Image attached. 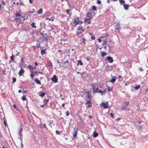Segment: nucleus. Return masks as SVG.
Returning <instances> with one entry per match:
<instances>
[{
  "label": "nucleus",
  "mask_w": 148,
  "mask_h": 148,
  "mask_svg": "<svg viewBox=\"0 0 148 148\" xmlns=\"http://www.w3.org/2000/svg\"><path fill=\"white\" fill-rule=\"evenodd\" d=\"M13 16L14 21L18 24L23 23L25 19V14L21 11L14 14Z\"/></svg>",
  "instance_id": "f257e3e1"
},
{
  "label": "nucleus",
  "mask_w": 148,
  "mask_h": 148,
  "mask_svg": "<svg viewBox=\"0 0 148 148\" xmlns=\"http://www.w3.org/2000/svg\"><path fill=\"white\" fill-rule=\"evenodd\" d=\"M40 34L43 37L44 39L42 40V42H43L44 41L47 42L48 40L50 38V37L47 35L46 34H44L40 32Z\"/></svg>",
  "instance_id": "f03ea898"
},
{
  "label": "nucleus",
  "mask_w": 148,
  "mask_h": 148,
  "mask_svg": "<svg viewBox=\"0 0 148 148\" xmlns=\"http://www.w3.org/2000/svg\"><path fill=\"white\" fill-rule=\"evenodd\" d=\"M86 16L87 18H85L84 21L89 20V19H92L93 16L92 13L89 12H87L86 14Z\"/></svg>",
  "instance_id": "7ed1b4c3"
},
{
  "label": "nucleus",
  "mask_w": 148,
  "mask_h": 148,
  "mask_svg": "<svg viewBox=\"0 0 148 148\" xmlns=\"http://www.w3.org/2000/svg\"><path fill=\"white\" fill-rule=\"evenodd\" d=\"M101 106L104 108H108L109 107V105L108 102L106 103H102L101 104Z\"/></svg>",
  "instance_id": "20e7f679"
},
{
  "label": "nucleus",
  "mask_w": 148,
  "mask_h": 148,
  "mask_svg": "<svg viewBox=\"0 0 148 148\" xmlns=\"http://www.w3.org/2000/svg\"><path fill=\"white\" fill-rule=\"evenodd\" d=\"M77 130L78 129L76 127L73 128V138H76L77 137Z\"/></svg>",
  "instance_id": "39448f33"
},
{
  "label": "nucleus",
  "mask_w": 148,
  "mask_h": 148,
  "mask_svg": "<svg viewBox=\"0 0 148 148\" xmlns=\"http://www.w3.org/2000/svg\"><path fill=\"white\" fill-rule=\"evenodd\" d=\"M51 80L54 83H56L58 82V78L56 75H54L53 77L51 78Z\"/></svg>",
  "instance_id": "423d86ee"
},
{
  "label": "nucleus",
  "mask_w": 148,
  "mask_h": 148,
  "mask_svg": "<svg viewBox=\"0 0 148 148\" xmlns=\"http://www.w3.org/2000/svg\"><path fill=\"white\" fill-rule=\"evenodd\" d=\"M85 104L87 105V107L88 108L91 107L92 106V103L91 102L90 100L88 101Z\"/></svg>",
  "instance_id": "0eeeda50"
},
{
  "label": "nucleus",
  "mask_w": 148,
  "mask_h": 148,
  "mask_svg": "<svg viewBox=\"0 0 148 148\" xmlns=\"http://www.w3.org/2000/svg\"><path fill=\"white\" fill-rule=\"evenodd\" d=\"M90 11H93V12L94 11H95L96 12L97 10V9L95 5H94L92 6V8L90 9Z\"/></svg>",
  "instance_id": "6e6552de"
},
{
  "label": "nucleus",
  "mask_w": 148,
  "mask_h": 148,
  "mask_svg": "<svg viewBox=\"0 0 148 148\" xmlns=\"http://www.w3.org/2000/svg\"><path fill=\"white\" fill-rule=\"evenodd\" d=\"M79 18H77L74 19V21H73V23L76 24V25L79 24Z\"/></svg>",
  "instance_id": "1a4fd4ad"
},
{
  "label": "nucleus",
  "mask_w": 148,
  "mask_h": 148,
  "mask_svg": "<svg viewBox=\"0 0 148 148\" xmlns=\"http://www.w3.org/2000/svg\"><path fill=\"white\" fill-rule=\"evenodd\" d=\"M76 35L78 37L80 38L82 36V32L77 31L76 32Z\"/></svg>",
  "instance_id": "9d476101"
},
{
  "label": "nucleus",
  "mask_w": 148,
  "mask_h": 148,
  "mask_svg": "<svg viewBox=\"0 0 148 148\" xmlns=\"http://www.w3.org/2000/svg\"><path fill=\"white\" fill-rule=\"evenodd\" d=\"M20 130L19 131V134L20 136H21L22 135V131L23 129V126L21 125L20 127Z\"/></svg>",
  "instance_id": "9b49d317"
},
{
  "label": "nucleus",
  "mask_w": 148,
  "mask_h": 148,
  "mask_svg": "<svg viewBox=\"0 0 148 148\" xmlns=\"http://www.w3.org/2000/svg\"><path fill=\"white\" fill-rule=\"evenodd\" d=\"M1 4H0V9L3 8L4 5H5V3L4 1H1Z\"/></svg>",
  "instance_id": "f8f14e48"
},
{
  "label": "nucleus",
  "mask_w": 148,
  "mask_h": 148,
  "mask_svg": "<svg viewBox=\"0 0 148 148\" xmlns=\"http://www.w3.org/2000/svg\"><path fill=\"white\" fill-rule=\"evenodd\" d=\"M92 89L93 92L95 90L96 88L98 86V84H92Z\"/></svg>",
  "instance_id": "ddd939ff"
},
{
  "label": "nucleus",
  "mask_w": 148,
  "mask_h": 148,
  "mask_svg": "<svg viewBox=\"0 0 148 148\" xmlns=\"http://www.w3.org/2000/svg\"><path fill=\"white\" fill-rule=\"evenodd\" d=\"M107 60L109 61L110 63H112L113 61L112 58L110 56L107 57Z\"/></svg>",
  "instance_id": "4468645a"
},
{
  "label": "nucleus",
  "mask_w": 148,
  "mask_h": 148,
  "mask_svg": "<svg viewBox=\"0 0 148 148\" xmlns=\"http://www.w3.org/2000/svg\"><path fill=\"white\" fill-rule=\"evenodd\" d=\"M24 72V71L22 68L20 70L19 72V76H21L22 74Z\"/></svg>",
  "instance_id": "2eb2a0df"
},
{
  "label": "nucleus",
  "mask_w": 148,
  "mask_h": 148,
  "mask_svg": "<svg viewBox=\"0 0 148 148\" xmlns=\"http://www.w3.org/2000/svg\"><path fill=\"white\" fill-rule=\"evenodd\" d=\"M45 94V93L44 92H39V95L42 97H43Z\"/></svg>",
  "instance_id": "dca6fc26"
},
{
  "label": "nucleus",
  "mask_w": 148,
  "mask_h": 148,
  "mask_svg": "<svg viewBox=\"0 0 148 148\" xmlns=\"http://www.w3.org/2000/svg\"><path fill=\"white\" fill-rule=\"evenodd\" d=\"M77 31H79L80 30H82V32H84L85 31V30L84 29H82V27L81 26H79L78 27L77 29Z\"/></svg>",
  "instance_id": "f3484780"
},
{
  "label": "nucleus",
  "mask_w": 148,
  "mask_h": 148,
  "mask_svg": "<svg viewBox=\"0 0 148 148\" xmlns=\"http://www.w3.org/2000/svg\"><path fill=\"white\" fill-rule=\"evenodd\" d=\"M34 81L36 84H41V82L40 81L38 80L37 78H35V79H34Z\"/></svg>",
  "instance_id": "a211bd4d"
},
{
  "label": "nucleus",
  "mask_w": 148,
  "mask_h": 148,
  "mask_svg": "<svg viewBox=\"0 0 148 148\" xmlns=\"http://www.w3.org/2000/svg\"><path fill=\"white\" fill-rule=\"evenodd\" d=\"M94 134L93 135V137L94 138H95L97 137L98 135V133H97L95 131L94 132Z\"/></svg>",
  "instance_id": "6ab92c4d"
},
{
  "label": "nucleus",
  "mask_w": 148,
  "mask_h": 148,
  "mask_svg": "<svg viewBox=\"0 0 148 148\" xmlns=\"http://www.w3.org/2000/svg\"><path fill=\"white\" fill-rule=\"evenodd\" d=\"M86 93L88 94L87 98H89V100H91V97L90 92L89 91H86Z\"/></svg>",
  "instance_id": "aec40b11"
},
{
  "label": "nucleus",
  "mask_w": 148,
  "mask_h": 148,
  "mask_svg": "<svg viewBox=\"0 0 148 148\" xmlns=\"http://www.w3.org/2000/svg\"><path fill=\"white\" fill-rule=\"evenodd\" d=\"M116 77L115 76H114V78H113L112 79H111L110 80V82L114 83L116 79Z\"/></svg>",
  "instance_id": "412c9836"
},
{
  "label": "nucleus",
  "mask_w": 148,
  "mask_h": 148,
  "mask_svg": "<svg viewBox=\"0 0 148 148\" xmlns=\"http://www.w3.org/2000/svg\"><path fill=\"white\" fill-rule=\"evenodd\" d=\"M120 27V25L119 24V23H118V24H117V25H115V29H116L118 30V31L119 32L120 31V30H119Z\"/></svg>",
  "instance_id": "4be33fe9"
},
{
  "label": "nucleus",
  "mask_w": 148,
  "mask_h": 148,
  "mask_svg": "<svg viewBox=\"0 0 148 148\" xmlns=\"http://www.w3.org/2000/svg\"><path fill=\"white\" fill-rule=\"evenodd\" d=\"M129 5L128 4H124V7L125 9L126 10H128L129 7Z\"/></svg>",
  "instance_id": "5701e85b"
},
{
  "label": "nucleus",
  "mask_w": 148,
  "mask_h": 148,
  "mask_svg": "<svg viewBox=\"0 0 148 148\" xmlns=\"http://www.w3.org/2000/svg\"><path fill=\"white\" fill-rule=\"evenodd\" d=\"M79 64L81 66L83 65V64L81 60H80L78 61L77 65H78Z\"/></svg>",
  "instance_id": "b1692460"
},
{
  "label": "nucleus",
  "mask_w": 148,
  "mask_h": 148,
  "mask_svg": "<svg viewBox=\"0 0 148 148\" xmlns=\"http://www.w3.org/2000/svg\"><path fill=\"white\" fill-rule=\"evenodd\" d=\"M42 10H43L42 9V8L40 9L38 11V14H42L43 13Z\"/></svg>",
  "instance_id": "393cba45"
},
{
  "label": "nucleus",
  "mask_w": 148,
  "mask_h": 148,
  "mask_svg": "<svg viewBox=\"0 0 148 148\" xmlns=\"http://www.w3.org/2000/svg\"><path fill=\"white\" fill-rule=\"evenodd\" d=\"M46 51V49L42 50L41 51V53L42 55H43L45 53V51Z\"/></svg>",
  "instance_id": "a878e982"
},
{
  "label": "nucleus",
  "mask_w": 148,
  "mask_h": 148,
  "mask_svg": "<svg viewBox=\"0 0 148 148\" xmlns=\"http://www.w3.org/2000/svg\"><path fill=\"white\" fill-rule=\"evenodd\" d=\"M90 34L91 36V39L92 40H95V36L92 33H90Z\"/></svg>",
  "instance_id": "bb28decb"
},
{
  "label": "nucleus",
  "mask_w": 148,
  "mask_h": 148,
  "mask_svg": "<svg viewBox=\"0 0 148 148\" xmlns=\"http://www.w3.org/2000/svg\"><path fill=\"white\" fill-rule=\"evenodd\" d=\"M35 23H32L31 24V26L32 27L34 28H36V26L35 25Z\"/></svg>",
  "instance_id": "cd10ccee"
},
{
  "label": "nucleus",
  "mask_w": 148,
  "mask_h": 148,
  "mask_svg": "<svg viewBox=\"0 0 148 148\" xmlns=\"http://www.w3.org/2000/svg\"><path fill=\"white\" fill-rule=\"evenodd\" d=\"M140 86L139 85L138 86H136L134 88L136 90H137L139 89H140Z\"/></svg>",
  "instance_id": "c85d7f7f"
},
{
  "label": "nucleus",
  "mask_w": 148,
  "mask_h": 148,
  "mask_svg": "<svg viewBox=\"0 0 148 148\" xmlns=\"http://www.w3.org/2000/svg\"><path fill=\"white\" fill-rule=\"evenodd\" d=\"M107 53L104 52H101V56L102 57H103Z\"/></svg>",
  "instance_id": "c756f323"
},
{
  "label": "nucleus",
  "mask_w": 148,
  "mask_h": 148,
  "mask_svg": "<svg viewBox=\"0 0 148 148\" xmlns=\"http://www.w3.org/2000/svg\"><path fill=\"white\" fill-rule=\"evenodd\" d=\"M53 121L52 120L50 121L49 122V125L51 127V128H52V126L51 125V124H52L53 123Z\"/></svg>",
  "instance_id": "7c9ffc66"
},
{
  "label": "nucleus",
  "mask_w": 148,
  "mask_h": 148,
  "mask_svg": "<svg viewBox=\"0 0 148 148\" xmlns=\"http://www.w3.org/2000/svg\"><path fill=\"white\" fill-rule=\"evenodd\" d=\"M99 90V88L98 86L95 89V90L93 91L94 93L97 92H98Z\"/></svg>",
  "instance_id": "2f4dec72"
},
{
  "label": "nucleus",
  "mask_w": 148,
  "mask_h": 148,
  "mask_svg": "<svg viewBox=\"0 0 148 148\" xmlns=\"http://www.w3.org/2000/svg\"><path fill=\"white\" fill-rule=\"evenodd\" d=\"M91 19H89V20L84 21V22H86L88 24H90L91 23Z\"/></svg>",
  "instance_id": "473e14b6"
},
{
  "label": "nucleus",
  "mask_w": 148,
  "mask_h": 148,
  "mask_svg": "<svg viewBox=\"0 0 148 148\" xmlns=\"http://www.w3.org/2000/svg\"><path fill=\"white\" fill-rule=\"evenodd\" d=\"M53 18V17H51V18H49L47 17L46 18V20H49V21H54V20L53 19H52Z\"/></svg>",
  "instance_id": "72a5a7b5"
},
{
  "label": "nucleus",
  "mask_w": 148,
  "mask_h": 148,
  "mask_svg": "<svg viewBox=\"0 0 148 148\" xmlns=\"http://www.w3.org/2000/svg\"><path fill=\"white\" fill-rule=\"evenodd\" d=\"M119 2H120V3L122 5L123 4H125V2L123 0H119Z\"/></svg>",
  "instance_id": "f704fd0d"
},
{
  "label": "nucleus",
  "mask_w": 148,
  "mask_h": 148,
  "mask_svg": "<svg viewBox=\"0 0 148 148\" xmlns=\"http://www.w3.org/2000/svg\"><path fill=\"white\" fill-rule=\"evenodd\" d=\"M35 9H32L30 10V12L31 13H33Z\"/></svg>",
  "instance_id": "c9c22d12"
},
{
  "label": "nucleus",
  "mask_w": 148,
  "mask_h": 148,
  "mask_svg": "<svg viewBox=\"0 0 148 148\" xmlns=\"http://www.w3.org/2000/svg\"><path fill=\"white\" fill-rule=\"evenodd\" d=\"M22 100L23 101H25L26 100V98L25 96H23L22 97Z\"/></svg>",
  "instance_id": "e433bc0d"
},
{
  "label": "nucleus",
  "mask_w": 148,
  "mask_h": 148,
  "mask_svg": "<svg viewBox=\"0 0 148 148\" xmlns=\"http://www.w3.org/2000/svg\"><path fill=\"white\" fill-rule=\"evenodd\" d=\"M108 91L110 92L112 91V88H110L109 86H108Z\"/></svg>",
  "instance_id": "4c0bfd02"
},
{
  "label": "nucleus",
  "mask_w": 148,
  "mask_h": 148,
  "mask_svg": "<svg viewBox=\"0 0 148 148\" xmlns=\"http://www.w3.org/2000/svg\"><path fill=\"white\" fill-rule=\"evenodd\" d=\"M70 10H69V9L66 10V14H68L69 15H70L69 13H70Z\"/></svg>",
  "instance_id": "58836bf2"
},
{
  "label": "nucleus",
  "mask_w": 148,
  "mask_h": 148,
  "mask_svg": "<svg viewBox=\"0 0 148 148\" xmlns=\"http://www.w3.org/2000/svg\"><path fill=\"white\" fill-rule=\"evenodd\" d=\"M44 104L42 105H41L40 106V107H41V108H43V107H44L45 106H47V103H45H45H44Z\"/></svg>",
  "instance_id": "ea45409f"
},
{
  "label": "nucleus",
  "mask_w": 148,
  "mask_h": 148,
  "mask_svg": "<svg viewBox=\"0 0 148 148\" xmlns=\"http://www.w3.org/2000/svg\"><path fill=\"white\" fill-rule=\"evenodd\" d=\"M36 46L37 47H38V48H40V43H37V44H36ZM41 49H42V48L41 47Z\"/></svg>",
  "instance_id": "a19ab883"
},
{
  "label": "nucleus",
  "mask_w": 148,
  "mask_h": 148,
  "mask_svg": "<svg viewBox=\"0 0 148 148\" xmlns=\"http://www.w3.org/2000/svg\"><path fill=\"white\" fill-rule=\"evenodd\" d=\"M49 101V99H44L43 101L44 103L45 102V103H47H47Z\"/></svg>",
  "instance_id": "79ce46f5"
},
{
  "label": "nucleus",
  "mask_w": 148,
  "mask_h": 148,
  "mask_svg": "<svg viewBox=\"0 0 148 148\" xmlns=\"http://www.w3.org/2000/svg\"><path fill=\"white\" fill-rule=\"evenodd\" d=\"M110 116L113 119L114 118V114L112 113H110Z\"/></svg>",
  "instance_id": "37998d69"
},
{
  "label": "nucleus",
  "mask_w": 148,
  "mask_h": 148,
  "mask_svg": "<svg viewBox=\"0 0 148 148\" xmlns=\"http://www.w3.org/2000/svg\"><path fill=\"white\" fill-rule=\"evenodd\" d=\"M43 126H44V128H45L46 129V130H48V128L46 127V125H45V124H43Z\"/></svg>",
  "instance_id": "c03bdc74"
},
{
  "label": "nucleus",
  "mask_w": 148,
  "mask_h": 148,
  "mask_svg": "<svg viewBox=\"0 0 148 148\" xmlns=\"http://www.w3.org/2000/svg\"><path fill=\"white\" fill-rule=\"evenodd\" d=\"M82 42H84L85 44H86V43L85 42V41L86 40V39L85 38H82Z\"/></svg>",
  "instance_id": "a18cd8bd"
},
{
  "label": "nucleus",
  "mask_w": 148,
  "mask_h": 148,
  "mask_svg": "<svg viewBox=\"0 0 148 148\" xmlns=\"http://www.w3.org/2000/svg\"><path fill=\"white\" fill-rule=\"evenodd\" d=\"M106 40H107V39L106 38L105 40H104V41H103V45H104L105 44H106V43H107V41H106Z\"/></svg>",
  "instance_id": "49530a36"
},
{
  "label": "nucleus",
  "mask_w": 148,
  "mask_h": 148,
  "mask_svg": "<svg viewBox=\"0 0 148 148\" xmlns=\"http://www.w3.org/2000/svg\"><path fill=\"white\" fill-rule=\"evenodd\" d=\"M16 81V79L15 77H13V81L12 82V83L13 82H15Z\"/></svg>",
  "instance_id": "de8ad7c7"
},
{
  "label": "nucleus",
  "mask_w": 148,
  "mask_h": 148,
  "mask_svg": "<svg viewBox=\"0 0 148 148\" xmlns=\"http://www.w3.org/2000/svg\"><path fill=\"white\" fill-rule=\"evenodd\" d=\"M129 102L127 101H125L124 103V104L126 105V106H127L129 104Z\"/></svg>",
  "instance_id": "09e8293b"
},
{
  "label": "nucleus",
  "mask_w": 148,
  "mask_h": 148,
  "mask_svg": "<svg viewBox=\"0 0 148 148\" xmlns=\"http://www.w3.org/2000/svg\"><path fill=\"white\" fill-rule=\"evenodd\" d=\"M79 24L81 25L83 23V21L81 20L80 21L79 20Z\"/></svg>",
  "instance_id": "8fccbe9b"
},
{
  "label": "nucleus",
  "mask_w": 148,
  "mask_h": 148,
  "mask_svg": "<svg viewBox=\"0 0 148 148\" xmlns=\"http://www.w3.org/2000/svg\"><path fill=\"white\" fill-rule=\"evenodd\" d=\"M33 73H31V74L30 75V77L32 79H33V78H34V76H33L34 75L33 74Z\"/></svg>",
  "instance_id": "3c124183"
},
{
  "label": "nucleus",
  "mask_w": 148,
  "mask_h": 148,
  "mask_svg": "<svg viewBox=\"0 0 148 148\" xmlns=\"http://www.w3.org/2000/svg\"><path fill=\"white\" fill-rule=\"evenodd\" d=\"M10 59L12 61H13L14 60V57L13 56H12L11 57Z\"/></svg>",
  "instance_id": "603ef678"
},
{
  "label": "nucleus",
  "mask_w": 148,
  "mask_h": 148,
  "mask_svg": "<svg viewBox=\"0 0 148 148\" xmlns=\"http://www.w3.org/2000/svg\"><path fill=\"white\" fill-rule=\"evenodd\" d=\"M69 63V62L67 60L66 61L64 62V64H66V63Z\"/></svg>",
  "instance_id": "864d4df0"
},
{
  "label": "nucleus",
  "mask_w": 148,
  "mask_h": 148,
  "mask_svg": "<svg viewBox=\"0 0 148 148\" xmlns=\"http://www.w3.org/2000/svg\"><path fill=\"white\" fill-rule=\"evenodd\" d=\"M139 70L140 71H143V69L141 67H139Z\"/></svg>",
  "instance_id": "5fc2aeb1"
},
{
  "label": "nucleus",
  "mask_w": 148,
  "mask_h": 148,
  "mask_svg": "<svg viewBox=\"0 0 148 148\" xmlns=\"http://www.w3.org/2000/svg\"><path fill=\"white\" fill-rule=\"evenodd\" d=\"M97 3L98 4H100L101 3V2L99 0H98L97 1Z\"/></svg>",
  "instance_id": "6e6d98bb"
},
{
  "label": "nucleus",
  "mask_w": 148,
  "mask_h": 148,
  "mask_svg": "<svg viewBox=\"0 0 148 148\" xmlns=\"http://www.w3.org/2000/svg\"><path fill=\"white\" fill-rule=\"evenodd\" d=\"M32 65H29L28 66V68H29V69H32Z\"/></svg>",
  "instance_id": "4d7b16f0"
},
{
  "label": "nucleus",
  "mask_w": 148,
  "mask_h": 148,
  "mask_svg": "<svg viewBox=\"0 0 148 148\" xmlns=\"http://www.w3.org/2000/svg\"><path fill=\"white\" fill-rule=\"evenodd\" d=\"M56 133L57 134H60V131H59L58 130H56Z\"/></svg>",
  "instance_id": "13d9d810"
},
{
  "label": "nucleus",
  "mask_w": 148,
  "mask_h": 148,
  "mask_svg": "<svg viewBox=\"0 0 148 148\" xmlns=\"http://www.w3.org/2000/svg\"><path fill=\"white\" fill-rule=\"evenodd\" d=\"M66 114L67 116H69V112L68 111H67L66 112Z\"/></svg>",
  "instance_id": "bf43d9fd"
},
{
  "label": "nucleus",
  "mask_w": 148,
  "mask_h": 148,
  "mask_svg": "<svg viewBox=\"0 0 148 148\" xmlns=\"http://www.w3.org/2000/svg\"><path fill=\"white\" fill-rule=\"evenodd\" d=\"M27 91L26 90H23V91H22V93L23 94V93H27Z\"/></svg>",
  "instance_id": "052dcab7"
},
{
  "label": "nucleus",
  "mask_w": 148,
  "mask_h": 148,
  "mask_svg": "<svg viewBox=\"0 0 148 148\" xmlns=\"http://www.w3.org/2000/svg\"><path fill=\"white\" fill-rule=\"evenodd\" d=\"M34 69L33 67L32 68V69H31L30 70H31V73H34V71H33L34 70Z\"/></svg>",
  "instance_id": "680f3d73"
},
{
  "label": "nucleus",
  "mask_w": 148,
  "mask_h": 148,
  "mask_svg": "<svg viewBox=\"0 0 148 148\" xmlns=\"http://www.w3.org/2000/svg\"><path fill=\"white\" fill-rule=\"evenodd\" d=\"M98 92H99V93H101V94H103V91L101 90H100L99 91H98Z\"/></svg>",
  "instance_id": "e2e57ef3"
},
{
  "label": "nucleus",
  "mask_w": 148,
  "mask_h": 148,
  "mask_svg": "<svg viewBox=\"0 0 148 148\" xmlns=\"http://www.w3.org/2000/svg\"><path fill=\"white\" fill-rule=\"evenodd\" d=\"M98 41L99 42H101L102 41V40L100 38H99L98 39Z\"/></svg>",
  "instance_id": "0e129e2a"
},
{
  "label": "nucleus",
  "mask_w": 148,
  "mask_h": 148,
  "mask_svg": "<svg viewBox=\"0 0 148 148\" xmlns=\"http://www.w3.org/2000/svg\"><path fill=\"white\" fill-rule=\"evenodd\" d=\"M29 2L30 3L32 4L33 2V0H29Z\"/></svg>",
  "instance_id": "69168bd1"
},
{
  "label": "nucleus",
  "mask_w": 148,
  "mask_h": 148,
  "mask_svg": "<svg viewBox=\"0 0 148 148\" xmlns=\"http://www.w3.org/2000/svg\"><path fill=\"white\" fill-rule=\"evenodd\" d=\"M19 4L20 5V6H22L24 5V4L21 2H20V3Z\"/></svg>",
  "instance_id": "338daca9"
},
{
  "label": "nucleus",
  "mask_w": 148,
  "mask_h": 148,
  "mask_svg": "<svg viewBox=\"0 0 148 148\" xmlns=\"http://www.w3.org/2000/svg\"><path fill=\"white\" fill-rule=\"evenodd\" d=\"M103 94L104 95L105 94V93L106 92V91L105 90H104L103 91Z\"/></svg>",
  "instance_id": "774afa93"
}]
</instances>
